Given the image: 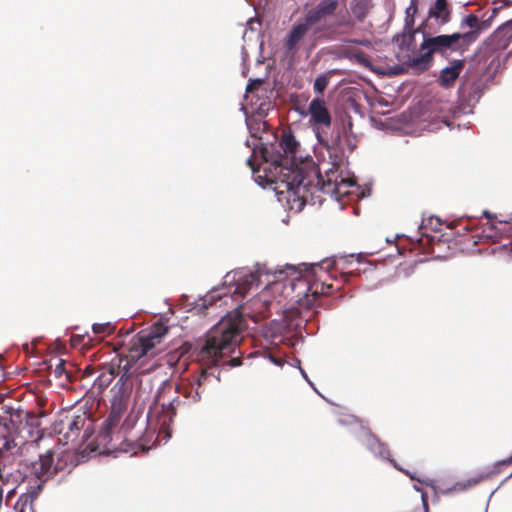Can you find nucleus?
Masks as SVG:
<instances>
[{"instance_id":"1","label":"nucleus","mask_w":512,"mask_h":512,"mask_svg":"<svg viewBox=\"0 0 512 512\" xmlns=\"http://www.w3.org/2000/svg\"><path fill=\"white\" fill-rule=\"evenodd\" d=\"M245 321L239 312L227 315L214 325L206 335L204 343L198 348L196 360L200 363V372L195 376L193 385L197 395L220 382L218 362L234 352L242 339Z\"/></svg>"},{"instance_id":"2","label":"nucleus","mask_w":512,"mask_h":512,"mask_svg":"<svg viewBox=\"0 0 512 512\" xmlns=\"http://www.w3.org/2000/svg\"><path fill=\"white\" fill-rule=\"evenodd\" d=\"M279 149L264 147L262 157L266 182L281 184L289 193V201L300 202V207L309 200L311 180L304 171L294 165L299 142L291 130H284L279 141Z\"/></svg>"},{"instance_id":"3","label":"nucleus","mask_w":512,"mask_h":512,"mask_svg":"<svg viewBox=\"0 0 512 512\" xmlns=\"http://www.w3.org/2000/svg\"><path fill=\"white\" fill-rule=\"evenodd\" d=\"M98 418H60L53 424V430L59 435V442L70 445L82 454L98 452L109 454L114 444L112 428L121 418H106L100 430L95 434V420Z\"/></svg>"},{"instance_id":"4","label":"nucleus","mask_w":512,"mask_h":512,"mask_svg":"<svg viewBox=\"0 0 512 512\" xmlns=\"http://www.w3.org/2000/svg\"><path fill=\"white\" fill-rule=\"evenodd\" d=\"M319 13L324 16L327 25L324 31L327 40H336L343 35L351 34L357 25L363 23L371 9L372 0H320Z\"/></svg>"},{"instance_id":"5","label":"nucleus","mask_w":512,"mask_h":512,"mask_svg":"<svg viewBox=\"0 0 512 512\" xmlns=\"http://www.w3.org/2000/svg\"><path fill=\"white\" fill-rule=\"evenodd\" d=\"M138 418H125L121 426L120 420L112 428L114 436V444L117 446L111 452L121 451L137 454L138 450H149L158 441L161 431H158V418H145V420L137 427Z\"/></svg>"},{"instance_id":"6","label":"nucleus","mask_w":512,"mask_h":512,"mask_svg":"<svg viewBox=\"0 0 512 512\" xmlns=\"http://www.w3.org/2000/svg\"><path fill=\"white\" fill-rule=\"evenodd\" d=\"M335 261L326 259L320 263L312 264L310 271L305 277L295 278L293 289H299L298 302L301 306L308 309L317 304L320 296L329 295L334 290H339L341 286L334 287L328 280L333 278L330 270L334 267Z\"/></svg>"},{"instance_id":"7","label":"nucleus","mask_w":512,"mask_h":512,"mask_svg":"<svg viewBox=\"0 0 512 512\" xmlns=\"http://www.w3.org/2000/svg\"><path fill=\"white\" fill-rule=\"evenodd\" d=\"M423 34L424 39L420 45V50L423 53L420 56L413 57L409 62V66L417 71H425L431 66L434 53L445 55L448 50L465 51L477 39L475 31L453 33L451 35L443 34L434 37L426 36L425 32Z\"/></svg>"},{"instance_id":"8","label":"nucleus","mask_w":512,"mask_h":512,"mask_svg":"<svg viewBox=\"0 0 512 512\" xmlns=\"http://www.w3.org/2000/svg\"><path fill=\"white\" fill-rule=\"evenodd\" d=\"M340 165L337 162H333L331 167L325 171V176H322L320 172L314 174L316 178V183H313V179L309 174H306L311 180V185L309 186V200L306 201L301 207L300 202H298V209H302V207L307 203H315L314 193L321 191L325 194H328L332 197H341L349 193L348 188L354 184V181L350 178H346L342 176L339 172Z\"/></svg>"},{"instance_id":"9","label":"nucleus","mask_w":512,"mask_h":512,"mask_svg":"<svg viewBox=\"0 0 512 512\" xmlns=\"http://www.w3.org/2000/svg\"><path fill=\"white\" fill-rule=\"evenodd\" d=\"M260 277L258 270L252 271L246 267L231 271L225 275L222 287L215 291L216 297L222 299L229 296L239 301L249 290L260 285Z\"/></svg>"},{"instance_id":"10","label":"nucleus","mask_w":512,"mask_h":512,"mask_svg":"<svg viewBox=\"0 0 512 512\" xmlns=\"http://www.w3.org/2000/svg\"><path fill=\"white\" fill-rule=\"evenodd\" d=\"M319 11V4L312 7L305 15L304 22L294 26L289 32L285 47L287 50H293L305 34L311 29L318 38L327 40L326 32L323 30L327 25L324 16H321Z\"/></svg>"},{"instance_id":"11","label":"nucleus","mask_w":512,"mask_h":512,"mask_svg":"<svg viewBox=\"0 0 512 512\" xmlns=\"http://www.w3.org/2000/svg\"><path fill=\"white\" fill-rule=\"evenodd\" d=\"M308 113L310 115L309 124L319 141L323 146L328 147L326 139V132L324 129L330 128L332 123L331 114L326 107V103L321 98H314L308 106Z\"/></svg>"},{"instance_id":"12","label":"nucleus","mask_w":512,"mask_h":512,"mask_svg":"<svg viewBox=\"0 0 512 512\" xmlns=\"http://www.w3.org/2000/svg\"><path fill=\"white\" fill-rule=\"evenodd\" d=\"M53 452L48 450L45 454L40 455L39 459L32 463V473L42 481L49 479L54 473L58 471V466L53 468Z\"/></svg>"},{"instance_id":"13","label":"nucleus","mask_w":512,"mask_h":512,"mask_svg":"<svg viewBox=\"0 0 512 512\" xmlns=\"http://www.w3.org/2000/svg\"><path fill=\"white\" fill-rule=\"evenodd\" d=\"M159 343L160 341L152 339L151 336L147 335L145 332H139L133 339L132 346L130 349L132 357L140 358L142 356L147 355L148 352Z\"/></svg>"},{"instance_id":"14","label":"nucleus","mask_w":512,"mask_h":512,"mask_svg":"<svg viewBox=\"0 0 512 512\" xmlns=\"http://www.w3.org/2000/svg\"><path fill=\"white\" fill-rule=\"evenodd\" d=\"M464 60H453L450 66L443 68L439 76V84L444 88L451 87L459 77L462 69L464 68Z\"/></svg>"},{"instance_id":"15","label":"nucleus","mask_w":512,"mask_h":512,"mask_svg":"<svg viewBox=\"0 0 512 512\" xmlns=\"http://www.w3.org/2000/svg\"><path fill=\"white\" fill-rule=\"evenodd\" d=\"M450 14L451 12L448 8L447 0H436L434 5L430 7L428 19L422 26L426 27L428 25V21L432 18L439 20L441 25L446 24L450 21Z\"/></svg>"},{"instance_id":"16","label":"nucleus","mask_w":512,"mask_h":512,"mask_svg":"<svg viewBox=\"0 0 512 512\" xmlns=\"http://www.w3.org/2000/svg\"><path fill=\"white\" fill-rule=\"evenodd\" d=\"M129 403V395L126 392L119 390L112 398L111 413L109 416H121L126 412Z\"/></svg>"},{"instance_id":"17","label":"nucleus","mask_w":512,"mask_h":512,"mask_svg":"<svg viewBox=\"0 0 512 512\" xmlns=\"http://www.w3.org/2000/svg\"><path fill=\"white\" fill-rule=\"evenodd\" d=\"M115 377V370L113 367L104 369L94 380L93 386L97 388L99 392L106 389L113 381Z\"/></svg>"},{"instance_id":"18","label":"nucleus","mask_w":512,"mask_h":512,"mask_svg":"<svg viewBox=\"0 0 512 512\" xmlns=\"http://www.w3.org/2000/svg\"><path fill=\"white\" fill-rule=\"evenodd\" d=\"M147 335L151 336L152 339L160 341L168 332V328L163 323H155L148 330H144Z\"/></svg>"},{"instance_id":"19","label":"nucleus","mask_w":512,"mask_h":512,"mask_svg":"<svg viewBox=\"0 0 512 512\" xmlns=\"http://www.w3.org/2000/svg\"><path fill=\"white\" fill-rule=\"evenodd\" d=\"M417 30H403L401 35H396L395 40L401 49L408 48L414 41V35Z\"/></svg>"},{"instance_id":"20","label":"nucleus","mask_w":512,"mask_h":512,"mask_svg":"<svg viewBox=\"0 0 512 512\" xmlns=\"http://www.w3.org/2000/svg\"><path fill=\"white\" fill-rule=\"evenodd\" d=\"M331 73L332 72L330 71L328 73L321 74L315 79L313 84V89L315 93L320 95L323 94V92L325 91L329 84Z\"/></svg>"},{"instance_id":"21","label":"nucleus","mask_w":512,"mask_h":512,"mask_svg":"<svg viewBox=\"0 0 512 512\" xmlns=\"http://www.w3.org/2000/svg\"><path fill=\"white\" fill-rule=\"evenodd\" d=\"M378 454L384 458L387 459L397 470L404 472L407 476L410 477V479H415V477L407 470L402 469L399 467V465L396 463V461L392 458H390L391 453L390 451L381 443L378 444Z\"/></svg>"},{"instance_id":"22","label":"nucleus","mask_w":512,"mask_h":512,"mask_svg":"<svg viewBox=\"0 0 512 512\" xmlns=\"http://www.w3.org/2000/svg\"><path fill=\"white\" fill-rule=\"evenodd\" d=\"M417 11V6L415 3H411V5L406 9V18H405V26L404 29L406 31L414 30V14Z\"/></svg>"},{"instance_id":"23","label":"nucleus","mask_w":512,"mask_h":512,"mask_svg":"<svg viewBox=\"0 0 512 512\" xmlns=\"http://www.w3.org/2000/svg\"><path fill=\"white\" fill-rule=\"evenodd\" d=\"M461 26L469 27L473 29L472 31H475L478 34L477 30L479 28V19L476 15L470 14L462 20Z\"/></svg>"},{"instance_id":"24","label":"nucleus","mask_w":512,"mask_h":512,"mask_svg":"<svg viewBox=\"0 0 512 512\" xmlns=\"http://www.w3.org/2000/svg\"><path fill=\"white\" fill-rule=\"evenodd\" d=\"M92 330L95 334L110 335L113 332V326L110 323L93 324Z\"/></svg>"},{"instance_id":"25","label":"nucleus","mask_w":512,"mask_h":512,"mask_svg":"<svg viewBox=\"0 0 512 512\" xmlns=\"http://www.w3.org/2000/svg\"><path fill=\"white\" fill-rule=\"evenodd\" d=\"M353 58L361 65L365 66V67H369L370 66V59L369 57L367 56L366 53H364L363 51H358L356 53H354L353 55Z\"/></svg>"},{"instance_id":"26","label":"nucleus","mask_w":512,"mask_h":512,"mask_svg":"<svg viewBox=\"0 0 512 512\" xmlns=\"http://www.w3.org/2000/svg\"><path fill=\"white\" fill-rule=\"evenodd\" d=\"M53 374L56 378H61L65 374L66 378L69 379L68 372L65 369V362L63 360H60L59 363L55 366Z\"/></svg>"},{"instance_id":"27","label":"nucleus","mask_w":512,"mask_h":512,"mask_svg":"<svg viewBox=\"0 0 512 512\" xmlns=\"http://www.w3.org/2000/svg\"><path fill=\"white\" fill-rule=\"evenodd\" d=\"M459 93H460V96L463 99L471 100V95H470V92L468 91V84L467 83H463L459 87Z\"/></svg>"},{"instance_id":"28","label":"nucleus","mask_w":512,"mask_h":512,"mask_svg":"<svg viewBox=\"0 0 512 512\" xmlns=\"http://www.w3.org/2000/svg\"><path fill=\"white\" fill-rule=\"evenodd\" d=\"M2 409H5L4 413L9 414L10 416H14V414H16V416H20L19 411L17 410L15 412V410L12 407H8V406L4 405V406H2Z\"/></svg>"},{"instance_id":"29","label":"nucleus","mask_w":512,"mask_h":512,"mask_svg":"<svg viewBox=\"0 0 512 512\" xmlns=\"http://www.w3.org/2000/svg\"><path fill=\"white\" fill-rule=\"evenodd\" d=\"M247 164L252 169L253 173H256L257 171H259V168L255 167V163H254L252 157L247 160Z\"/></svg>"},{"instance_id":"30","label":"nucleus","mask_w":512,"mask_h":512,"mask_svg":"<svg viewBox=\"0 0 512 512\" xmlns=\"http://www.w3.org/2000/svg\"><path fill=\"white\" fill-rule=\"evenodd\" d=\"M428 509H429V508H428V503H427V501H425V500H424V501H423V509H421V508H419V507H418V508L414 509V510H413V511H411V512H428Z\"/></svg>"},{"instance_id":"31","label":"nucleus","mask_w":512,"mask_h":512,"mask_svg":"<svg viewBox=\"0 0 512 512\" xmlns=\"http://www.w3.org/2000/svg\"><path fill=\"white\" fill-rule=\"evenodd\" d=\"M512 463V455L510 457H508L507 459H504L500 462L497 463L498 466H502V465H510Z\"/></svg>"},{"instance_id":"32","label":"nucleus","mask_w":512,"mask_h":512,"mask_svg":"<svg viewBox=\"0 0 512 512\" xmlns=\"http://www.w3.org/2000/svg\"><path fill=\"white\" fill-rule=\"evenodd\" d=\"M349 43H353V44H358V45H367L369 44V41H363V40H357V39H353V40H348Z\"/></svg>"},{"instance_id":"33","label":"nucleus","mask_w":512,"mask_h":512,"mask_svg":"<svg viewBox=\"0 0 512 512\" xmlns=\"http://www.w3.org/2000/svg\"><path fill=\"white\" fill-rule=\"evenodd\" d=\"M175 404H177V405H178V404H179V401H178V400H173V401H171V402H170V404H169V407H170V409H171V413H172V414H175V413H176V411H175Z\"/></svg>"},{"instance_id":"34","label":"nucleus","mask_w":512,"mask_h":512,"mask_svg":"<svg viewBox=\"0 0 512 512\" xmlns=\"http://www.w3.org/2000/svg\"><path fill=\"white\" fill-rule=\"evenodd\" d=\"M439 118H441L442 122L449 125L450 117L448 115H441V116H439Z\"/></svg>"},{"instance_id":"35","label":"nucleus","mask_w":512,"mask_h":512,"mask_svg":"<svg viewBox=\"0 0 512 512\" xmlns=\"http://www.w3.org/2000/svg\"><path fill=\"white\" fill-rule=\"evenodd\" d=\"M352 275V272H344L341 273V277L344 279V281H348V278Z\"/></svg>"},{"instance_id":"36","label":"nucleus","mask_w":512,"mask_h":512,"mask_svg":"<svg viewBox=\"0 0 512 512\" xmlns=\"http://www.w3.org/2000/svg\"><path fill=\"white\" fill-rule=\"evenodd\" d=\"M231 363L233 366H238L241 364V360L239 358H233L231 359Z\"/></svg>"},{"instance_id":"37","label":"nucleus","mask_w":512,"mask_h":512,"mask_svg":"<svg viewBox=\"0 0 512 512\" xmlns=\"http://www.w3.org/2000/svg\"><path fill=\"white\" fill-rule=\"evenodd\" d=\"M92 374H93V369L92 368H90V367L85 368V370H84V375L85 376H90Z\"/></svg>"},{"instance_id":"38","label":"nucleus","mask_w":512,"mask_h":512,"mask_svg":"<svg viewBox=\"0 0 512 512\" xmlns=\"http://www.w3.org/2000/svg\"><path fill=\"white\" fill-rule=\"evenodd\" d=\"M483 214H484L487 218H490V217H491L488 211H484V212H483Z\"/></svg>"},{"instance_id":"39","label":"nucleus","mask_w":512,"mask_h":512,"mask_svg":"<svg viewBox=\"0 0 512 512\" xmlns=\"http://www.w3.org/2000/svg\"><path fill=\"white\" fill-rule=\"evenodd\" d=\"M168 438H170V434L169 433H166L165 436H164V439L167 441Z\"/></svg>"},{"instance_id":"40","label":"nucleus","mask_w":512,"mask_h":512,"mask_svg":"<svg viewBox=\"0 0 512 512\" xmlns=\"http://www.w3.org/2000/svg\"><path fill=\"white\" fill-rule=\"evenodd\" d=\"M26 416H27V417L35 416V414H33V413H31V412H27V413H26Z\"/></svg>"},{"instance_id":"41","label":"nucleus","mask_w":512,"mask_h":512,"mask_svg":"<svg viewBox=\"0 0 512 512\" xmlns=\"http://www.w3.org/2000/svg\"><path fill=\"white\" fill-rule=\"evenodd\" d=\"M37 416L44 417V416H46V414H45V412H40Z\"/></svg>"},{"instance_id":"42","label":"nucleus","mask_w":512,"mask_h":512,"mask_svg":"<svg viewBox=\"0 0 512 512\" xmlns=\"http://www.w3.org/2000/svg\"><path fill=\"white\" fill-rule=\"evenodd\" d=\"M508 25H512V20L510 22H508Z\"/></svg>"}]
</instances>
